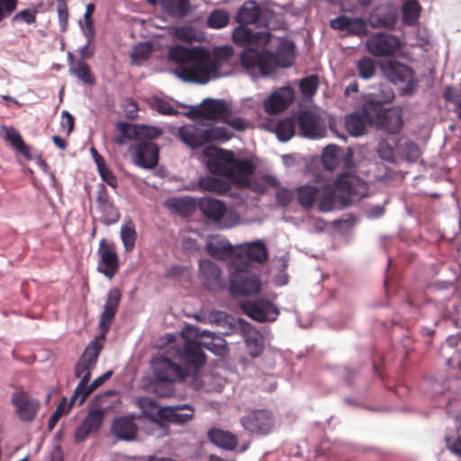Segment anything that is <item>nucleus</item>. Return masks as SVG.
I'll return each instance as SVG.
<instances>
[{
    "instance_id": "obj_1",
    "label": "nucleus",
    "mask_w": 461,
    "mask_h": 461,
    "mask_svg": "<svg viewBox=\"0 0 461 461\" xmlns=\"http://www.w3.org/2000/svg\"><path fill=\"white\" fill-rule=\"evenodd\" d=\"M209 333L192 326H186L182 331L185 339L183 346L177 345L170 348L167 354L176 357L184 366L175 363L167 357H160L151 361V368L154 376L153 391L159 397H169L174 394L175 383H181L188 376V372L193 371L194 386L198 389L202 386V380L199 370L206 363V357L203 347L217 355H223L226 352L225 342L218 339L219 343H203L199 339Z\"/></svg>"
},
{
    "instance_id": "obj_2",
    "label": "nucleus",
    "mask_w": 461,
    "mask_h": 461,
    "mask_svg": "<svg viewBox=\"0 0 461 461\" xmlns=\"http://www.w3.org/2000/svg\"><path fill=\"white\" fill-rule=\"evenodd\" d=\"M234 55L230 46H220L212 51L197 46L187 48L175 45L168 51V58L177 64H186L178 70V76L185 81L206 84L211 79L221 77V69L227 65Z\"/></svg>"
},
{
    "instance_id": "obj_3",
    "label": "nucleus",
    "mask_w": 461,
    "mask_h": 461,
    "mask_svg": "<svg viewBox=\"0 0 461 461\" xmlns=\"http://www.w3.org/2000/svg\"><path fill=\"white\" fill-rule=\"evenodd\" d=\"M295 60V45L281 40L276 52L257 48H246L240 55L242 67L253 77L271 75L277 67H291Z\"/></svg>"
},
{
    "instance_id": "obj_4",
    "label": "nucleus",
    "mask_w": 461,
    "mask_h": 461,
    "mask_svg": "<svg viewBox=\"0 0 461 461\" xmlns=\"http://www.w3.org/2000/svg\"><path fill=\"white\" fill-rule=\"evenodd\" d=\"M336 192L341 193L346 196V200H349L364 197L367 193V187L358 176L351 173L340 174L334 182V186H323L318 203L321 212H326L334 209Z\"/></svg>"
},
{
    "instance_id": "obj_5",
    "label": "nucleus",
    "mask_w": 461,
    "mask_h": 461,
    "mask_svg": "<svg viewBox=\"0 0 461 461\" xmlns=\"http://www.w3.org/2000/svg\"><path fill=\"white\" fill-rule=\"evenodd\" d=\"M251 264L242 257H235L230 262V292L232 295H252L260 291L259 277L249 271Z\"/></svg>"
},
{
    "instance_id": "obj_6",
    "label": "nucleus",
    "mask_w": 461,
    "mask_h": 461,
    "mask_svg": "<svg viewBox=\"0 0 461 461\" xmlns=\"http://www.w3.org/2000/svg\"><path fill=\"white\" fill-rule=\"evenodd\" d=\"M100 341L101 339L98 338L92 340L75 366V376L80 378V381L71 396V402H77L78 395H80L86 385L89 384L91 371L95 367L98 357L103 348V345Z\"/></svg>"
},
{
    "instance_id": "obj_7",
    "label": "nucleus",
    "mask_w": 461,
    "mask_h": 461,
    "mask_svg": "<svg viewBox=\"0 0 461 461\" xmlns=\"http://www.w3.org/2000/svg\"><path fill=\"white\" fill-rule=\"evenodd\" d=\"M194 412V410L189 405H176L160 408L158 411V417L161 420L152 419L151 426L153 429H158L160 430L157 435L158 437L165 436L169 433V429L165 422L180 425L185 424L193 419Z\"/></svg>"
},
{
    "instance_id": "obj_8",
    "label": "nucleus",
    "mask_w": 461,
    "mask_h": 461,
    "mask_svg": "<svg viewBox=\"0 0 461 461\" xmlns=\"http://www.w3.org/2000/svg\"><path fill=\"white\" fill-rule=\"evenodd\" d=\"M377 108L379 107L375 104V100L370 99L361 108L347 115L345 125L348 133L355 137L363 135L367 125L374 124L373 114Z\"/></svg>"
},
{
    "instance_id": "obj_9",
    "label": "nucleus",
    "mask_w": 461,
    "mask_h": 461,
    "mask_svg": "<svg viewBox=\"0 0 461 461\" xmlns=\"http://www.w3.org/2000/svg\"><path fill=\"white\" fill-rule=\"evenodd\" d=\"M401 48L399 38L386 32H376L366 41V49L374 57H389L394 55Z\"/></svg>"
},
{
    "instance_id": "obj_10",
    "label": "nucleus",
    "mask_w": 461,
    "mask_h": 461,
    "mask_svg": "<svg viewBox=\"0 0 461 461\" xmlns=\"http://www.w3.org/2000/svg\"><path fill=\"white\" fill-rule=\"evenodd\" d=\"M224 159L230 164L229 181L241 187H249L251 181L249 177L256 170L253 162L248 158H236L233 151L225 153Z\"/></svg>"
},
{
    "instance_id": "obj_11",
    "label": "nucleus",
    "mask_w": 461,
    "mask_h": 461,
    "mask_svg": "<svg viewBox=\"0 0 461 461\" xmlns=\"http://www.w3.org/2000/svg\"><path fill=\"white\" fill-rule=\"evenodd\" d=\"M240 423L245 430L258 435H267L275 426L273 414L265 409L249 411L240 419Z\"/></svg>"
},
{
    "instance_id": "obj_12",
    "label": "nucleus",
    "mask_w": 461,
    "mask_h": 461,
    "mask_svg": "<svg viewBox=\"0 0 461 461\" xmlns=\"http://www.w3.org/2000/svg\"><path fill=\"white\" fill-rule=\"evenodd\" d=\"M386 77L393 84H403L402 93L411 94L417 87L414 71L407 65L399 61L390 60L384 67Z\"/></svg>"
},
{
    "instance_id": "obj_13",
    "label": "nucleus",
    "mask_w": 461,
    "mask_h": 461,
    "mask_svg": "<svg viewBox=\"0 0 461 461\" xmlns=\"http://www.w3.org/2000/svg\"><path fill=\"white\" fill-rule=\"evenodd\" d=\"M97 253L99 255L98 271L112 279L120 267L116 245L102 239L99 242Z\"/></svg>"
},
{
    "instance_id": "obj_14",
    "label": "nucleus",
    "mask_w": 461,
    "mask_h": 461,
    "mask_svg": "<svg viewBox=\"0 0 461 461\" xmlns=\"http://www.w3.org/2000/svg\"><path fill=\"white\" fill-rule=\"evenodd\" d=\"M198 278L209 291H221L226 285L221 267L210 259L200 260Z\"/></svg>"
},
{
    "instance_id": "obj_15",
    "label": "nucleus",
    "mask_w": 461,
    "mask_h": 461,
    "mask_svg": "<svg viewBox=\"0 0 461 461\" xmlns=\"http://www.w3.org/2000/svg\"><path fill=\"white\" fill-rule=\"evenodd\" d=\"M379 107L374 113V124L391 134L398 133L403 125L401 110L384 109L381 102L375 100Z\"/></svg>"
},
{
    "instance_id": "obj_16",
    "label": "nucleus",
    "mask_w": 461,
    "mask_h": 461,
    "mask_svg": "<svg viewBox=\"0 0 461 461\" xmlns=\"http://www.w3.org/2000/svg\"><path fill=\"white\" fill-rule=\"evenodd\" d=\"M11 402L15 408V413L23 422H32L37 416L41 403L23 390L12 394Z\"/></svg>"
},
{
    "instance_id": "obj_17",
    "label": "nucleus",
    "mask_w": 461,
    "mask_h": 461,
    "mask_svg": "<svg viewBox=\"0 0 461 461\" xmlns=\"http://www.w3.org/2000/svg\"><path fill=\"white\" fill-rule=\"evenodd\" d=\"M241 309L246 315L258 322L275 321L280 313L274 303L266 300L242 303Z\"/></svg>"
},
{
    "instance_id": "obj_18",
    "label": "nucleus",
    "mask_w": 461,
    "mask_h": 461,
    "mask_svg": "<svg viewBox=\"0 0 461 461\" xmlns=\"http://www.w3.org/2000/svg\"><path fill=\"white\" fill-rule=\"evenodd\" d=\"M121 297L122 294L118 288H112L107 294L104 311L99 320V329L101 332L97 338L101 340H104L106 338L112 322L118 311Z\"/></svg>"
},
{
    "instance_id": "obj_19",
    "label": "nucleus",
    "mask_w": 461,
    "mask_h": 461,
    "mask_svg": "<svg viewBox=\"0 0 461 461\" xmlns=\"http://www.w3.org/2000/svg\"><path fill=\"white\" fill-rule=\"evenodd\" d=\"M133 162L143 168H154L158 163V146L150 140H140L134 147Z\"/></svg>"
},
{
    "instance_id": "obj_20",
    "label": "nucleus",
    "mask_w": 461,
    "mask_h": 461,
    "mask_svg": "<svg viewBox=\"0 0 461 461\" xmlns=\"http://www.w3.org/2000/svg\"><path fill=\"white\" fill-rule=\"evenodd\" d=\"M243 25L244 24H240L232 33L233 41L237 45L250 48L249 46L253 45L257 47H266L269 43L271 38L270 32H255L253 30Z\"/></svg>"
},
{
    "instance_id": "obj_21",
    "label": "nucleus",
    "mask_w": 461,
    "mask_h": 461,
    "mask_svg": "<svg viewBox=\"0 0 461 461\" xmlns=\"http://www.w3.org/2000/svg\"><path fill=\"white\" fill-rule=\"evenodd\" d=\"M296 118L302 136L316 139L321 138L324 135L325 128L321 124L320 116L315 113L304 110L300 112Z\"/></svg>"
},
{
    "instance_id": "obj_22",
    "label": "nucleus",
    "mask_w": 461,
    "mask_h": 461,
    "mask_svg": "<svg viewBox=\"0 0 461 461\" xmlns=\"http://www.w3.org/2000/svg\"><path fill=\"white\" fill-rule=\"evenodd\" d=\"M231 150H226L216 147H206L203 150V156L209 159L206 162L208 171L216 176H221L229 180L230 177V164L225 161V153H230Z\"/></svg>"
},
{
    "instance_id": "obj_23",
    "label": "nucleus",
    "mask_w": 461,
    "mask_h": 461,
    "mask_svg": "<svg viewBox=\"0 0 461 461\" xmlns=\"http://www.w3.org/2000/svg\"><path fill=\"white\" fill-rule=\"evenodd\" d=\"M342 159L346 169L344 173H350L349 171L353 167L352 153L350 151L345 155L343 149L337 145H328L322 151L321 163L328 171H333Z\"/></svg>"
},
{
    "instance_id": "obj_24",
    "label": "nucleus",
    "mask_w": 461,
    "mask_h": 461,
    "mask_svg": "<svg viewBox=\"0 0 461 461\" xmlns=\"http://www.w3.org/2000/svg\"><path fill=\"white\" fill-rule=\"evenodd\" d=\"M176 136L192 149H197L206 145L203 123L185 124L177 129Z\"/></svg>"
},
{
    "instance_id": "obj_25",
    "label": "nucleus",
    "mask_w": 461,
    "mask_h": 461,
    "mask_svg": "<svg viewBox=\"0 0 461 461\" xmlns=\"http://www.w3.org/2000/svg\"><path fill=\"white\" fill-rule=\"evenodd\" d=\"M294 97V93L290 86L280 87L264 101V109L268 114L279 113L290 106Z\"/></svg>"
},
{
    "instance_id": "obj_26",
    "label": "nucleus",
    "mask_w": 461,
    "mask_h": 461,
    "mask_svg": "<svg viewBox=\"0 0 461 461\" xmlns=\"http://www.w3.org/2000/svg\"><path fill=\"white\" fill-rule=\"evenodd\" d=\"M104 415V411L103 410L94 409L90 411L75 432V442H83L89 435L97 432L103 424Z\"/></svg>"
},
{
    "instance_id": "obj_27",
    "label": "nucleus",
    "mask_w": 461,
    "mask_h": 461,
    "mask_svg": "<svg viewBox=\"0 0 461 461\" xmlns=\"http://www.w3.org/2000/svg\"><path fill=\"white\" fill-rule=\"evenodd\" d=\"M397 22L395 8L389 4L376 6L368 16V24L372 28H393Z\"/></svg>"
},
{
    "instance_id": "obj_28",
    "label": "nucleus",
    "mask_w": 461,
    "mask_h": 461,
    "mask_svg": "<svg viewBox=\"0 0 461 461\" xmlns=\"http://www.w3.org/2000/svg\"><path fill=\"white\" fill-rule=\"evenodd\" d=\"M198 209L208 221L220 223L227 213L226 204L216 198L203 197L198 200Z\"/></svg>"
},
{
    "instance_id": "obj_29",
    "label": "nucleus",
    "mask_w": 461,
    "mask_h": 461,
    "mask_svg": "<svg viewBox=\"0 0 461 461\" xmlns=\"http://www.w3.org/2000/svg\"><path fill=\"white\" fill-rule=\"evenodd\" d=\"M330 27L334 30L346 32L350 35H365L367 32L366 22L363 18H350L339 15L330 21Z\"/></svg>"
},
{
    "instance_id": "obj_30",
    "label": "nucleus",
    "mask_w": 461,
    "mask_h": 461,
    "mask_svg": "<svg viewBox=\"0 0 461 461\" xmlns=\"http://www.w3.org/2000/svg\"><path fill=\"white\" fill-rule=\"evenodd\" d=\"M228 109L229 108L225 100L210 99L205 100L202 107L196 110L194 113L203 119L221 122Z\"/></svg>"
},
{
    "instance_id": "obj_31",
    "label": "nucleus",
    "mask_w": 461,
    "mask_h": 461,
    "mask_svg": "<svg viewBox=\"0 0 461 461\" xmlns=\"http://www.w3.org/2000/svg\"><path fill=\"white\" fill-rule=\"evenodd\" d=\"M111 430L118 439L131 441L137 436L138 428L131 417L122 416L113 420Z\"/></svg>"
},
{
    "instance_id": "obj_32",
    "label": "nucleus",
    "mask_w": 461,
    "mask_h": 461,
    "mask_svg": "<svg viewBox=\"0 0 461 461\" xmlns=\"http://www.w3.org/2000/svg\"><path fill=\"white\" fill-rule=\"evenodd\" d=\"M205 250L214 258L224 259L232 254L233 247L220 236H211L206 241Z\"/></svg>"
},
{
    "instance_id": "obj_33",
    "label": "nucleus",
    "mask_w": 461,
    "mask_h": 461,
    "mask_svg": "<svg viewBox=\"0 0 461 461\" xmlns=\"http://www.w3.org/2000/svg\"><path fill=\"white\" fill-rule=\"evenodd\" d=\"M166 205L182 217H189L198 209V201L192 197H174L167 199Z\"/></svg>"
},
{
    "instance_id": "obj_34",
    "label": "nucleus",
    "mask_w": 461,
    "mask_h": 461,
    "mask_svg": "<svg viewBox=\"0 0 461 461\" xmlns=\"http://www.w3.org/2000/svg\"><path fill=\"white\" fill-rule=\"evenodd\" d=\"M207 437L212 444L227 450H233L238 446V438L227 430L213 428L208 430Z\"/></svg>"
},
{
    "instance_id": "obj_35",
    "label": "nucleus",
    "mask_w": 461,
    "mask_h": 461,
    "mask_svg": "<svg viewBox=\"0 0 461 461\" xmlns=\"http://www.w3.org/2000/svg\"><path fill=\"white\" fill-rule=\"evenodd\" d=\"M197 185L200 190L217 194H224L230 190V184L229 180L227 181L210 176L200 177Z\"/></svg>"
},
{
    "instance_id": "obj_36",
    "label": "nucleus",
    "mask_w": 461,
    "mask_h": 461,
    "mask_svg": "<svg viewBox=\"0 0 461 461\" xmlns=\"http://www.w3.org/2000/svg\"><path fill=\"white\" fill-rule=\"evenodd\" d=\"M244 338L249 355L253 357H258L264 350L263 335L255 328L249 326L244 330Z\"/></svg>"
},
{
    "instance_id": "obj_37",
    "label": "nucleus",
    "mask_w": 461,
    "mask_h": 461,
    "mask_svg": "<svg viewBox=\"0 0 461 461\" xmlns=\"http://www.w3.org/2000/svg\"><path fill=\"white\" fill-rule=\"evenodd\" d=\"M260 16V7L255 1H246L239 9L236 20L240 24H252Z\"/></svg>"
},
{
    "instance_id": "obj_38",
    "label": "nucleus",
    "mask_w": 461,
    "mask_h": 461,
    "mask_svg": "<svg viewBox=\"0 0 461 461\" xmlns=\"http://www.w3.org/2000/svg\"><path fill=\"white\" fill-rule=\"evenodd\" d=\"M162 9L170 16L183 18L190 11L189 0H160Z\"/></svg>"
},
{
    "instance_id": "obj_39",
    "label": "nucleus",
    "mask_w": 461,
    "mask_h": 461,
    "mask_svg": "<svg viewBox=\"0 0 461 461\" xmlns=\"http://www.w3.org/2000/svg\"><path fill=\"white\" fill-rule=\"evenodd\" d=\"M246 256H241L250 264L254 261L259 264L267 262L268 259V251L263 241L256 240L249 243L245 250Z\"/></svg>"
},
{
    "instance_id": "obj_40",
    "label": "nucleus",
    "mask_w": 461,
    "mask_h": 461,
    "mask_svg": "<svg viewBox=\"0 0 461 461\" xmlns=\"http://www.w3.org/2000/svg\"><path fill=\"white\" fill-rule=\"evenodd\" d=\"M319 194V188L314 185H301L296 189L298 203L305 209L314 205Z\"/></svg>"
},
{
    "instance_id": "obj_41",
    "label": "nucleus",
    "mask_w": 461,
    "mask_h": 461,
    "mask_svg": "<svg viewBox=\"0 0 461 461\" xmlns=\"http://www.w3.org/2000/svg\"><path fill=\"white\" fill-rule=\"evenodd\" d=\"M421 6L417 0H405L402 7V23L408 26H414L418 23Z\"/></svg>"
},
{
    "instance_id": "obj_42",
    "label": "nucleus",
    "mask_w": 461,
    "mask_h": 461,
    "mask_svg": "<svg viewBox=\"0 0 461 461\" xmlns=\"http://www.w3.org/2000/svg\"><path fill=\"white\" fill-rule=\"evenodd\" d=\"M69 73L86 85L93 86L95 83L90 66L84 60H78L77 63L71 64Z\"/></svg>"
},
{
    "instance_id": "obj_43",
    "label": "nucleus",
    "mask_w": 461,
    "mask_h": 461,
    "mask_svg": "<svg viewBox=\"0 0 461 461\" xmlns=\"http://www.w3.org/2000/svg\"><path fill=\"white\" fill-rule=\"evenodd\" d=\"M297 125V118L294 117H286L283 120H280L276 126V134L279 140L287 141L289 140L295 133V126Z\"/></svg>"
},
{
    "instance_id": "obj_44",
    "label": "nucleus",
    "mask_w": 461,
    "mask_h": 461,
    "mask_svg": "<svg viewBox=\"0 0 461 461\" xmlns=\"http://www.w3.org/2000/svg\"><path fill=\"white\" fill-rule=\"evenodd\" d=\"M356 68L360 78L368 80L375 77L377 69V64L373 58L369 56H363L356 61Z\"/></svg>"
},
{
    "instance_id": "obj_45",
    "label": "nucleus",
    "mask_w": 461,
    "mask_h": 461,
    "mask_svg": "<svg viewBox=\"0 0 461 461\" xmlns=\"http://www.w3.org/2000/svg\"><path fill=\"white\" fill-rule=\"evenodd\" d=\"M5 140L26 158H32L30 148L25 144L20 133L13 129L5 128Z\"/></svg>"
},
{
    "instance_id": "obj_46",
    "label": "nucleus",
    "mask_w": 461,
    "mask_h": 461,
    "mask_svg": "<svg viewBox=\"0 0 461 461\" xmlns=\"http://www.w3.org/2000/svg\"><path fill=\"white\" fill-rule=\"evenodd\" d=\"M172 35L176 40L187 43L200 41L202 39L198 31L193 26L189 25L178 26L174 28Z\"/></svg>"
},
{
    "instance_id": "obj_47",
    "label": "nucleus",
    "mask_w": 461,
    "mask_h": 461,
    "mask_svg": "<svg viewBox=\"0 0 461 461\" xmlns=\"http://www.w3.org/2000/svg\"><path fill=\"white\" fill-rule=\"evenodd\" d=\"M121 239L126 252H131L135 247L137 232L134 223L130 221L122 226Z\"/></svg>"
},
{
    "instance_id": "obj_48",
    "label": "nucleus",
    "mask_w": 461,
    "mask_h": 461,
    "mask_svg": "<svg viewBox=\"0 0 461 461\" xmlns=\"http://www.w3.org/2000/svg\"><path fill=\"white\" fill-rule=\"evenodd\" d=\"M204 133L206 144L212 141L226 142L231 139L232 134L226 128L219 126H205Z\"/></svg>"
},
{
    "instance_id": "obj_49",
    "label": "nucleus",
    "mask_w": 461,
    "mask_h": 461,
    "mask_svg": "<svg viewBox=\"0 0 461 461\" xmlns=\"http://www.w3.org/2000/svg\"><path fill=\"white\" fill-rule=\"evenodd\" d=\"M101 213L100 221L104 225L116 223L120 219V212L113 201L97 208Z\"/></svg>"
},
{
    "instance_id": "obj_50",
    "label": "nucleus",
    "mask_w": 461,
    "mask_h": 461,
    "mask_svg": "<svg viewBox=\"0 0 461 461\" xmlns=\"http://www.w3.org/2000/svg\"><path fill=\"white\" fill-rule=\"evenodd\" d=\"M230 22V14L222 9L213 10L208 16L207 26L212 29H221L228 25Z\"/></svg>"
},
{
    "instance_id": "obj_51",
    "label": "nucleus",
    "mask_w": 461,
    "mask_h": 461,
    "mask_svg": "<svg viewBox=\"0 0 461 461\" xmlns=\"http://www.w3.org/2000/svg\"><path fill=\"white\" fill-rule=\"evenodd\" d=\"M113 375L112 371H107L103 374L101 376L95 379L90 384H86L84 390L81 392L80 395H78L77 404L81 405L84 403L86 399L100 385H102L106 380H108Z\"/></svg>"
},
{
    "instance_id": "obj_52",
    "label": "nucleus",
    "mask_w": 461,
    "mask_h": 461,
    "mask_svg": "<svg viewBox=\"0 0 461 461\" xmlns=\"http://www.w3.org/2000/svg\"><path fill=\"white\" fill-rule=\"evenodd\" d=\"M75 402H71V401L69 402V403H68L67 402V398L66 397H63L61 399V401L59 402V405L56 407V410L55 411L53 412V414L50 416L49 421H48V429L50 431H51L55 426L57 425V423L59 422V419L67 412L69 411L71 406L74 404Z\"/></svg>"
},
{
    "instance_id": "obj_53",
    "label": "nucleus",
    "mask_w": 461,
    "mask_h": 461,
    "mask_svg": "<svg viewBox=\"0 0 461 461\" xmlns=\"http://www.w3.org/2000/svg\"><path fill=\"white\" fill-rule=\"evenodd\" d=\"M152 51V45L149 42H141L137 44L131 54V59L135 63L147 60Z\"/></svg>"
},
{
    "instance_id": "obj_54",
    "label": "nucleus",
    "mask_w": 461,
    "mask_h": 461,
    "mask_svg": "<svg viewBox=\"0 0 461 461\" xmlns=\"http://www.w3.org/2000/svg\"><path fill=\"white\" fill-rule=\"evenodd\" d=\"M402 157L409 162H416L420 156V149L417 143L407 140L401 149Z\"/></svg>"
},
{
    "instance_id": "obj_55",
    "label": "nucleus",
    "mask_w": 461,
    "mask_h": 461,
    "mask_svg": "<svg viewBox=\"0 0 461 461\" xmlns=\"http://www.w3.org/2000/svg\"><path fill=\"white\" fill-rule=\"evenodd\" d=\"M319 86V77L316 75L306 77L300 81V90L305 95H312Z\"/></svg>"
},
{
    "instance_id": "obj_56",
    "label": "nucleus",
    "mask_w": 461,
    "mask_h": 461,
    "mask_svg": "<svg viewBox=\"0 0 461 461\" xmlns=\"http://www.w3.org/2000/svg\"><path fill=\"white\" fill-rule=\"evenodd\" d=\"M116 128L127 140L140 137V126L121 122L116 124Z\"/></svg>"
},
{
    "instance_id": "obj_57",
    "label": "nucleus",
    "mask_w": 461,
    "mask_h": 461,
    "mask_svg": "<svg viewBox=\"0 0 461 461\" xmlns=\"http://www.w3.org/2000/svg\"><path fill=\"white\" fill-rule=\"evenodd\" d=\"M221 122L228 124L236 131H241L247 128L245 120L239 116H232V113L230 109H228L225 116H223Z\"/></svg>"
},
{
    "instance_id": "obj_58",
    "label": "nucleus",
    "mask_w": 461,
    "mask_h": 461,
    "mask_svg": "<svg viewBox=\"0 0 461 461\" xmlns=\"http://www.w3.org/2000/svg\"><path fill=\"white\" fill-rule=\"evenodd\" d=\"M97 167L101 178L111 187L116 189L118 187V181L114 174L104 164L99 163V159L97 160Z\"/></svg>"
},
{
    "instance_id": "obj_59",
    "label": "nucleus",
    "mask_w": 461,
    "mask_h": 461,
    "mask_svg": "<svg viewBox=\"0 0 461 461\" xmlns=\"http://www.w3.org/2000/svg\"><path fill=\"white\" fill-rule=\"evenodd\" d=\"M57 12L61 32H65L68 23V10L66 0H57Z\"/></svg>"
},
{
    "instance_id": "obj_60",
    "label": "nucleus",
    "mask_w": 461,
    "mask_h": 461,
    "mask_svg": "<svg viewBox=\"0 0 461 461\" xmlns=\"http://www.w3.org/2000/svg\"><path fill=\"white\" fill-rule=\"evenodd\" d=\"M378 156L388 162H393L395 158L394 148L386 140L380 141L377 149Z\"/></svg>"
},
{
    "instance_id": "obj_61",
    "label": "nucleus",
    "mask_w": 461,
    "mask_h": 461,
    "mask_svg": "<svg viewBox=\"0 0 461 461\" xmlns=\"http://www.w3.org/2000/svg\"><path fill=\"white\" fill-rule=\"evenodd\" d=\"M38 11L36 9H24L14 14L13 22H24L27 24L36 23Z\"/></svg>"
},
{
    "instance_id": "obj_62",
    "label": "nucleus",
    "mask_w": 461,
    "mask_h": 461,
    "mask_svg": "<svg viewBox=\"0 0 461 461\" xmlns=\"http://www.w3.org/2000/svg\"><path fill=\"white\" fill-rule=\"evenodd\" d=\"M18 0H0V23L16 10Z\"/></svg>"
},
{
    "instance_id": "obj_63",
    "label": "nucleus",
    "mask_w": 461,
    "mask_h": 461,
    "mask_svg": "<svg viewBox=\"0 0 461 461\" xmlns=\"http://www.w3.org/2000/svg\"><path fill=\"white\" fill-rule=\"evenodd\" d=\"M154 107L156 110L165 115H176L177 111L167 102L161 98H158L154 101Z\"/></svg>"
},
{
    "instance_id": "obj_64",
    "label": "nucleus",
    "mask_w": 461,
    "mask_h": 461,
    "mask_svg": "<svg viewBox=\"0 0 461 461\" xmlns=\"http://www.w3.org/2000/svg\"><path fill=\"white\" fill-rule=\"evenodd\" d=\"M276 196L279 205L285 207L287 206L293 201L294 194L290 189L281 188L277 190Z\"/></svg>"
}]
</instances>
